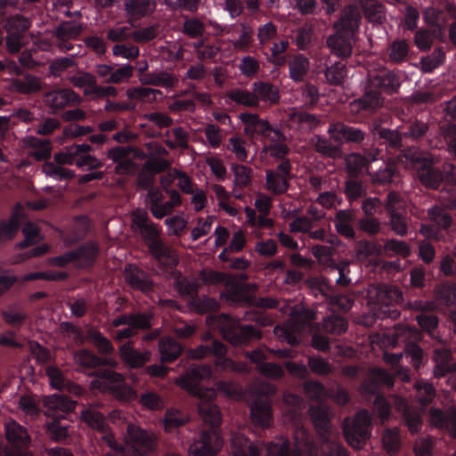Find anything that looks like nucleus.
<instances>
[{
    "mask_svg": "<svg viewBox=\"0 0 456 456\" xmlns=\"http://www.w3.org/2000/svg\"><path fill=\"white\" fill-rule=\"evenodd\" d=\"M232 456H316L317 449L313 444L307 430L297 427L293 433L292 448L284 437H279L268 444H256L248 441L239 432L233 433L231 438Z\"/></svg>",
    "mask_w": 456,
    "mask_h": 456,
    "instance_id": "f257e3e1",
    "label": "nucleus"
},
{
    "mask_svg": "<svg viewBox=\"0 0 456 456\" xmlns=\"http://www.w3.org/2000/svg\"><path fill=\"white\" fill-rule=\"evenodd\" d=\"M80 419L92 430L103 435L108 445L119 452L123 456H142V429L129 424L125 436V445L119 444L112 436L108 433L109 425L104 414L93 405L84 407L80 411Z\"/></svg>",
    "mask_w": 456,
    "mask_h": 456,
    "instance_id": "f03ea898",
    "label": "nucleus"
},
{
    "mask_svg": "<svg viewBox=\"0 0 456 456\" xmlns=\"http://www.w3.org/2000/svg\"><path fill=\"white\" fill-rule=\"evenodd\" d=\"M361 13L358 8L349 4L341 12L339 20L334 24L335 33L328 37L330 52L338 57L346 58L352 53V41L359 29Z\"/></svg>",
    "mask_w": 456,
    "mask_h": 456,
    "instance_id": "7ed1b4c3",
    "label": "nucleus"
},
{
    "mask_svg": "<svg viewBox=\"0 0 456 456\" xmlns=\"http://www.w3.org/2000/svg\"><path fill=\"white\" fill-rule=\"evenodd\" d=\"M315 314L302 305H296L291 309L290 318L284 326H276L274 334L283 342L296 345L300 342L301 332L314 320Z\"/></svg>",
    "mask_w": 456,
    "mask_h": 456,
    "instance_id": "20e7f679",
    "label": "nucleus"
},
{
    "mask_svg": "<svg viewBox=\"0 0 456 456\" xmlns=\"http://www.w3.org/2000/svg\"><path fill=\"white\" fill-rule=\"evenodd\" d=\"M94 374L96 379L91 381L94 388L108 392L120 401H130L134 397L135 392L126 383L121 374L106 369H100Z\"/></svg>",
    "mask_w": 456,
    "mask_h": 456,
    "instance_id": "39448f33",
    "label": "nucleus"
},
{
    "mask_svg": "<svg viewBox=\"0 0 456 456\" xmlns=\"http://www.w3.org/2000/svg\"><path fill=\"white\" fill-rule=\"evenodd\" d=\"M108 158L116 164L115 171L118 175H137L138 190L142 188V169L135 162L142 159V151L134 147L117 146L108 151Z\"/></svg>",
    "mask_w": 456,
    "mask_h": 456,
    "instance_id": "423d86ee",
    "label": "nucleus"
},
{
    "mask_svg": "<svg viewBox=\"0 0 456 456\" xmlns=\"http://www.w3.org/2000/svg\"><path fill=\"white\" fill-rule=\"evenodd\" d=\"M144 240L150 252L163 265L174 266L178 262L175 250L164 245L160 239V228L154 223L144 218Z\"/></svg>",
    "mask_w": 456,
    "mask_h": 456,
    "instance_id": "0eeeda50",
    "label": "nucleus"
},
{
    "mask_svg": "<svg viewBox=\"0 0 456 456\" xmlns=\"http://www.w3.org/2000/svg\"><path fill=\"white\" fill-rule=\"evenodd\" d=\"M91 146L86 143H75L67 149L66 152H57L54 154V161L58 165H73L78 167H86L94 170L101 167L102 163L95 157L90 155Z\"/></svg>",
    "mask_w": 456,
    "mask_h": 456,
    "instance_id": "6e6552de",
    "label": "nucleus"
},
{
    "mask_svg": "<svg viewBox=\"0 0 456 456\" xmlns=\"http://www.w3.org/2000/svg\"><path fill=\"white\" fill-rule=\"evenodd\" d=\"M371 416L366 410L358 411L352 420L346 419L344 434L346 442L354 448L363 446L370 436Z\"/></svg>",
    "mask_w": 456,
    "mask_h": 456,
    "instance_id": "1a4fd4ad",
    "label": "nucleus"
},
{
    "mask_svg": "<svg viewBox=\"0 0 456 456\" xmlns=\"http://www.w3.org/2000/svg\"><path fill=\"white\" fill-rule=\"evenodd\" d=\"M5 436L9 446L4 449L5 456H33L25 450L30 441L27 429L14 420L5 425Z\"/></svg>",
    "mask_w": 456,
    "mask_h": 456,
    "instance_id": "9d476101",
    "label": "nucleus"
},
{
    "mask_svg": "<svg viewBox=\"0 0 456 456\" xmlns=\"http://www.w3.org/2000/svg\"><path fill=\"white\" fill-rule=\"evenodd\" d=\"M223 440L216 429L204 431L200 438L190 445L189 456H216Z\"/></svg>",
    "mask_w": 456,
    "mask_h": 456,
    "instance_id": "9b49d317",
    "label": "nucleus"
},
{
    "mask_svg": "<svg viewBox=\"0 0 456 456\" xmlns=\"http://www.w3.org/2000/svg\"><path fill=\"white\" fill-rule=\"evenodd\" d=\"M49 112L55 114L67 106H75L80 103V97L72 89H56L44 94L43 97Z\"/></svg>",
    "mask_w": 456,
    "mask_h": 456,
    "instance_id": "f8f14e48",
    "label": "nucleus"
},
{
    "mask_svg": "<svg viewBox=\"0 0 456 456\" xmlns=\"http://www.w3.org/2000/svg\"><path fill=\"white\" fill-rule=\"evenodd\" d=\"M200 402L198 405L199 413L202 419L211 427H217L221 423V413L218 407L213 403L216 396L214 389H201L197 391L196 395Z\"/></svg>",
    "mask_w": 456,
    "mask_h": 456,
    "instance_id": "ddd939ff",
    "label": "nucleus"
},
{
    "mask_svg": "<svg viewBox=\"0 0 456 456\" xmlns=\"http://www.w3.org/2000/svg\"><path fill=\"white\" fill-rule=\"evenodd\" d=\"M212 369L208 364H202L191 367L187 372L177 378L175 383L189 393L197 395V391L203 389L198 387L200 380L211 378Z\"/></svg>",
    "mask_w": 456,
    "mask_h": 456,
    "instance_id": "4468645a",
    "label": "nucleus"
},
{
    "mask_svg": "<svg viewBox=\"0 0 456 456\" xmlns=\"http://www.w3.org/2000/svg\"><path fill=\"white\" fill-rule=\"evenodd\" d=\"M396 341L395 343H408L405 346V353L411 356V364L414 368H419L420 366L421 358L423 355L422 349L415 345L410 343L411 340H419L420 338L419 332L410 327H401L398 328L395 332Z\"/></svg>",
    "mask_w": 456,
    "mask_h": 456,
    "instance_id": "2eb2a0df",
    "label": "nucleus"
},
{
    "mask_svg": "<svg viewBox=\"0 0 456 456\" xmlns=\"http://www.w3.org/2000/svg\"><path fill=\"white\" fill-rule=\"evenodd\" d=\"M11 72L18 77L11 81V87L17 93L32 94L41 90L40 79L29 73H23L21 69L15 63H12Z\"/></svg>",
    "mask_w": 456,
    "mask_h": 456,
    "instance_id": "dca6fc26",
    "label": "nucleus"
},
{
    "mask_svg": "<svg viewBox=\"0 0 456 456\" xmlns=\"http://www.w3.org/2000/svg\"><path fill=\"white\" fill-rule=\"evenodd\" d=\"M44 404L47 408L46 414L53 417L54 420H58L65 419L67 414L72 412L76 408L77 403L67 395L55 394L45 397Z\"/></svg>",
    "mask_w": 456,
    "mask_h": 456,
    "instance_id": "f3484780",
    "label": "nucleus"
},
{
    "mask_svg": "<svg viewBox=\"0 0 456 456\" xmlns=\"http://www.w3.org/2000/svg\"><path fill=\"white\" fill-rule=\"evenodd\" d=\"M112 325L115 328L124 326L116 330L114 337L117 340L122 341L131 338L136 334L137 330L142 329V314L139 313L136 316L121 315L113 320Z\"/></svg>",
    "mask_w": 456,
    "mask_h": 456,
    "instance_id": "a211bd4d",
    "label": "nucleus"
},
{
    "mask_svg": "<svg viewBox=\"0 0 456 456\" xmlns=\"http://www.w3.org/2000/svg\"><path fill=\"white\" fill-rule=\"evenodd\" d=\"M290 165L282 162L276 169L266 171V189L275 194H281L288 189Z\"/></svg>",
    "mask_w": 456,
    "mask_h": 456,
    "instance_id": "6ab92c4d",
    "label": "nucleus"
},
{
    "mask_svg": "<svg viewBox=\"0 0 456 456\" xmlns=\"http://www.w3.org/2000/svg\"><path fill=\"white\" fill-rule=\"evenodd\" d=\"M222 332L226 340L233 346H240L249 339H259L261 333L252 326H238L232 323L231 327L222 328Z\"/></svg>",
    "mask_w": 456,
    "mask_h": 456,
    "instance_id": "aec40b11",
    "label": "nucleus"
},
{
    "mask_svg": "<svg viewBox=\"0 0 456 456\" xmlns=\"http://www.w3.org/2000/svg\"><path fill=\"white\" fill-rule=\"evenodd\" d=\"M146 145L149 151L156 154V156L152 155L149 157L144 162V172L147 171L149 173L157 174L167 170L169 167V162L163 158L164 155L167 154V150L155 142H148Z\"/></svg>",
    "mask_w": 456,
    "mask_h": 456,
    "instance_id": "412c9836",
    "label": "nucleus"
},
{
    "mask_svg": "<svg viewBox=\"0 0 456 456\" xmlns=\"http://www.w3.org/2000/svg\"><path fill=\"white\" fill-rule=\"evenodd\" d=\"M433 359L436 362L434 375L437 378L450 374L453 379L452 387H456V364H451V354L445 348H436Z\"/></svg>",
    "mask_w": 456,
    "mask_h": 456,
    "instance_id": "4be33fe9",
    "label": "nucleus"
},
{
    "mask_svg": "<svg viewBox=\"0 0 456 456\" xmlns=\"http://www.w3.org/2000/svg\"><path fill=\"white\" fill-rule=\"evenodd\" d=\"M45 373L49 379L52 387L59 391L66 389L76 395H80L83 393V387L66 379L61 370L56 366H47Z\"/></svg>",
    "mask_w": 456,
    "mask_h": 456,
    "instance_id": "5701e85b",
    "label": "nucleus"
},
{
    "mask_svg": "<svg viewBox=\"0 0 456 456\" xmlns=\"http://www.w3.org/2000/svg\"><path fill=\"white\" fill-rule=\"evenodd\" d=\"M370 297H376V302L380 305H388L402 301L401 290L393 285L372 287L369 289Z\"/></svg>",
    "mask_w": 456,
    "mask_h": 456,
    "instance_id": "b1692460",
    "label": "nucleus"
},
{
    "mask_svg": "<svg viewBox=\"0 0 456 456\" xmlns=\"http://www.w3.org/2000/svg\"><path fill=\"white\" fill-rule=\"evenodd\" d=\"M240 119L243 124L244 133L251 138L262 136L268 132L269 122L266 119H261L256 114L241 113Z\"/></svg>",
    "mask_w": 456,
    "mask_h": 456,
    "instance_id": "393cba45",
    "label": "nucleus"
},
{
    "mask_svg": "<svg viewBox=\"0 0 456 456\" xmlns=\"http://www.w3.org/2000/svg\"><path fill=\"white\" fill-rule=\"evenodd\" d=\"M430 420L435 426L444 428L452 436H456V410L454 408H450L445 413L438 409H431Z\"/></svg>",
    "mask_w": 456,
    "mask_h": 456,
    "instance_id": "a878e982",
    "label": "nucleus"
},
{
    "mask_svg": "<svg viewBox=\"0 0 456 456\" xmlns=\"http://www.w3.org/2000/svg\"><path fill=\"white\" fill-rule=\"evenodd\" d=\"M372 87L380 88L387 93H394L400 86L398 77L390 71L380 70L377 74L370 75Z\"/></svg>",
    "mask_w": 456,
    "mask_h": 456,
    "instance_id": "bb28decb",
    "label": "nucleus"
},
{
    "mask_svg": "<svg viewBox=\"0 0 456 456\" xmlns=\"http://www.w3.org/2000/svg\"><path fill=\"white\" fill-rule=\"evenodd\" d=\"M377 384H385L392 387L394 385V377L381 369L371 370L368 374L367 379L362 385V393H374Z\"/></svg>",
    "mask_w": 456,
    "mask_h": 456,
    "instance_id": "cd10ccee",
    "label": "nucleus"
},
{
    "mask_svg": "<svg viewBox=\"0 0 456 456\" xmlns=\"http://www.w3.org/2000/svg\"><path fill=\"white\" fill-rule=\"evenodd\" d=\"M395 405L397 411H403L409 431L412 434L419 432L422 426L419 412L410 411L405 400L400 396H395Z\"/></svg>",
    "mask_w": 456,
    "mask_h": 456,
    "instance_id": "c85d7f7f",
    "label": "nucleus"
},
{
    "mask_svg": "<svg viewBox=\"0 0 456 456\" xmlns=\"http://www.w3.org/2000/svg\"><path fill=\"white\" fill-rule=\"evenodd\" d=\"M21 213L20 210H13L6 221L0 220V242L12 240L16 236L20 227Z\"/></svg>",
    "mask_w": 456,
    "mask_h": 456,
    "instance_id": "c756f323",
    "label": "nucleus"
},
{
    "mask_svg": "<svg viewBox=\"0 0 456 456\" xmlns=\"http://www.w3.org/2000/svg\"><path fill=\"white\" fill-rule=\"evenodd\" d=\"M107 38L112 42H123L132 38L134 42H142V28L133 29L128 27L112 28L107 32Z\"/></svg>",
    "mask_w": 456,
    "mask_h": 456,
    "instance_id": "7c9ffc66",
    "label": "nucleus"
},
{
    "mask_svg": "<svg viewBox=\"0 0 456 456\" xmlns=\"http://www.w3.org/2000/svg\"><path fill=\"white\" fill-rule=\"evenodd\" d=\"M288 66L289 77L295 82H300L306 76L310 68V62L306 57L297 54L289 61Z\"/></svg>",
    "mask_w": 456,
    "mask_h": 456,
    "instance_id": "2f4dec72",
    "label": "nucleus"
},
{
    "mask_svg": "<svg viewBox=\"0 0 456 456\" xmlns=\"http://www.w3.org/2000/svg\"><path fill=\"white\" fill-rule=\"evenodd\" d=\"M253 91L256 95L255 97L257 105L259 102L273 104L279 100L278 89L270 84L256 82L253 84Z\"/></svg>",
    "mask_w": 456,
    "mask_h": 456,
    "instance_id": "473e14b6",
    "label": "nucleus"
},
{
    "mask_svg": "<svg viewBox=\"0 0 456 456\" xmlns=\"http://www.w3.org/2000/svg\"><path fill=\"white\" fill-rule=\"evenodd\" d=\"M271 411L268 402L256 401L251 405V419L254 423L261 427H266L271 421Z\"/></svg>",
    "mask_w": 456,
    "mask_h": 456,
    "instance_id": "72a5a7b5",
    "label": "nucleus"
},
{
    "mask_svg": "<svg viewBox=\"0 0 456 456\" xmlns=\"http://www.w3.org/2000/svg\"><path fill=\"white\" fill-rule=\"evenodd\" d=\"M166 144L171 149L188 147L189 134L183 127H175L165 133Z\"/></svg>",
    "mask_w": 456,
    "mask_h": 456,
    "instance_id": "f704fd0d",
    "label": "nucleus"
},
{
    "mask_svg": "<svg viewBox=\"0 0 456 456\" xmlns=\"http://www.w3.org/2000/svg\"><path fill=\"white\" fill-rule=\"evenodd\" d=\"M354 214L351 210H340L337 213L335 226L338 233L346 238L353 239L354 231L351 225Z\"/></svg>",
    "mask_w": 456,
    "mask_h": 456,
    "instance_id": "c9c22d12",
    "label": "nucleus"
},
{
    "mask_svg": "<svg viewBox=\"0 0 456 456\" xmlns=\"http://www.w3.org/2000/svg\"><path fill=\"white\" fill-rule=\"evenodd\" d=\"M81 32L82 27L72 20L62 21L55 28L56 37L62 42L77 38Z\"/></svg>",
    "mask_w": 456,
    "mask_h": 456,
    "instance_id": "e433bc0d",
    "label": "nucleus"
},
{
    "mask_svg": "<svg viewBox=\"0 0 456 456\" xmlns=\"http://www.w3.org/2000/svg\"><path fill=\"white\" fill-rule=\"evenodd\" d=\"M70 82L77 88H84L85 95H94L95 90H100L96 84L95 77L88 72L72 76Z\"/></svg>",
    "mask_w": 456,
    "mask_h": 456,
    "instance_id": "4c0bfd02",
    "label": "nucleus"
},
{
    "mask_svg": "<svg viewBox=\"0 0 456 456\" xmlns=\"http://www.w3.org/2000/svg\"><path fill=\"white\" fill-rule=\"evenodd\" d=\"M289 119L292 126L304 129H313L319 124V119L314 115L296 110H291Z\"/></svg>",
    "mask_w": 456,
    "mask_h": 456,
    "instance_id": "58836bf2",
    "label": "nucleus"
},
{
    "mask_svg": "<svg viewBox=\"0 0 456 456\" xmlns=\"http://www.w3.org/2000/svg\"><path fill=\"white\" fill-rule=\"evenodd\" d=\"M283 401L287 407V409L284 410V418L297 422L299 417V411L303 407L302 399L294 394L286 393L283 395Z\"/></svg>",
    "mask_w": 456,
    "mask_h": 456,
    "instance_id": "ea45409f",
    "label": "nucleus"
},
{
    "mask_svg": "<svg viewBox=\"0 0 456 456\" xmlns=\"http://www.w3.org/2000/svg\"><path fill=\"white\" fill-rule=\"evenodd\" d=\"M167 234L180 237L188 225V218L183 212H179L165 220Z\"/></svg>",
    "mask_w": 456,
    "mask_h": 456,
    "instance_id": "a19ab883",
    "label": "nucleus"
},
{
    "mask_svg": "<svg viewBox=\"0 0 456 456\" xmlns=\"http://www.w3.org/2000/svg\"><path fill=\"white\" fill-rule=\"evenodd\" d=\"M75 252L78 260L83 259L86 266H93L100 253V247L97 242L91 240L78 247Z\"/></svg>",
    "mask_w": 456,
    "mask_h": 456,
    "instance_id": "79ce46f5",
    "label": "nucleus"
},
{
    "mask_svg": "<svg viewBox=\"0 0 456 456\" xmlns=\"http://www.w3.org/2000/svg\"><path fill=\"white\" fill-rule=\"evenodd\" d=\"M159 352L163 362H172L181 354L182 346L173 338H166L159 342Z\"/></svg>",
    "mask_w": 456,
    "mask_h": 456,
    "instance_id": "37998d69",
    "label": "nucleus"
},
{
    "mask_svg": "<svg viewBox=\"0 0 456 456\" xmlns=\"http://www.w3.org/2000/svg\"><path fill=\"white\" fill-rule=\"evenodd\" d=\"M361 5L362 6L366 18L370 22H382L385 18V12L381 4L376 0H362Z\"/></svg>",
    "mask_w": 456,
    "mask_h": 456,
    "instance_id": "c03bdc74",
    "label": "nucleus"
},
{
    "mask_svg": "<svg viewBox=\"0 0 456 456\" xmlns=\"http://www.w3.org/2000/svg\"><path fill=\"white\" fill-rule=\"evenodd\" d=\"M169 200L161 205V207L155 208L154 217L161 219L164 216L169 215L174 208H178L182 205V198L180 193L175 190H170L167 191Z\"/></svg>",
    "mask_w": 456,
    "mask_h": 456,
    "instance_id": "a18cd8bd",
    "label": "nucleus"
},
{
    "mask_svg": "<svg viewBox=\"0 0 456 456\" xmlns=\"http://www.w3.org/2000/svg\"><path fill=\"white\" fill-rule=\"evenodd\" d=\"M75 360L78 365L86 370H92L106 363V361L86 349L77 352L75 354Z\"/></svg>",
    "mask_w": 456,
    "mask_h": 456,
    "instance_id": "49530a36",
    "label": "nucleus"
},
{
    "mask_svg": "<svg viewBox=\"0 0 456 456\" xmlns=\"http://www.w3.org/2000/svg\"><path fill=\"white\" fill-rule=\"evenodd\" d=\"M124 5L130 25L134 28L140 27V20L142 18V0H125Z\"/></svg>",
    "mask_w": 456,
    "mask_h": 456,
    "instance_id": "de8ad7c7",
    "label": "nucleus"
},
{
    "mask_svg": "<svg viewBox=\"0 0 456 456\" xmlns=\"http://www.w3.org/2000/svg\"><path fill=\"white\" fill-rule=\"evenodd\" d=\"M120 357L130 368H139L142 366V354L134 350L130 342L125 343L120 346Z\"/></svg>",
    "mask_w": 456,
    "mask_h": 456,
    "instance_id": "09e8293b",
    "label": "nucleus"
},
{
    "mask_svg": "<svg viewBox=\"0 0 456 456\" xmlns=\"http://www.w3.org/2000/svg\"><path fill=\"white\" fill-rule=\"evenodd\" d=\"M322 452L324 456H346V451L336 442L331 433L322 435Z\"/></svg>",
    "mask_w": 456,
    "mask_h": 456,
    "instance_id": "8fccbe9b",
    "label": "nucleus"
},
{
    "mask_svg": "<svg viewBox=\"0 0 456 456\" xmlns=\"http://www.w3.org/2000/svg\"><path fill=\"white\" fill-rule=\"evenodd\" d=\"M232 170L234 175L233 185L238 188H244L249 185L252 177V169L248 167L233 164Z\"/></svg>",
    "mask_w": 456,
    "mask_h": 456,
    "instance_id": "3c124183",
    "label": "nucleus"
},
{
    "mask_svg": "<svg viewBox=\"0 0 456 456\" xmlns=\"http://www.w3.org/2000/svg\"><path fill=\"white\" fill-rule=\"evenodd\" d=\"M18 404L19 408L33 419L37 418L41 413L39 403L33 395H21L19 399Z\"/></svg>",
    "mask_w": 456,
    "mask_h": 456,
    "instance_id": "603ef678",
    "label": "nucleus"
},
{
    "mask_svg": "<svg viewBox=\"0 0 456 456\" xmlns=\"http://www.w3.org/2000/svg\"><path fill=\"white\" fill-rule=\"evenodd\" d=\"M227 96L234 102L246 107L257 106L254 92L251 93L243 89H234L230 91Z\"/></svg>",
    "mask_w": 456,
    "mask_h": 456,
    "instance_id": "864d4df0",
    "label": "nucleus"
},
{
    "mask_svg": "<svg viewBox=\"0 0 456 456\" xmlns=\"http://www.w3.org/2000/svg\"><path fill=\"white\" fill-rule=\"evenodd\" d=\"M384 448L389 453H395L399 451L401 440L398 428H387L382 436Z\"/></svg>",
    "mask_w": 456,
    "mask_h": 456,
    "instance_id": "5fc2aeb1",
    "label": "nucleus"
},
{
    "mask_svg": "<svg viewBox=\"0 0 456 456\" xmlns=\"http://www.w3.org/2000/svg\"><path fill=\"white\" fill-rule=\"evenodd\" d=\"M44 172L57 181L70 180L74 177V172L70 169L48 162L44 167Z\"/></svg>",
    "mask_w": 456,
    "mask_h": 456,
    "instance_id": "6e6d98bb",
    "label": "nucleus"
},
{
    "mask_svg": "<svg viewBox=\"0 0 456 456\" xmlns=\"http://www.w3.org/2000/svg\"><path fill=\"white\" fill-rule=\"evenodd\" d=\"M215 217L213 216L198 218L196 226L191 230V240H197L200 238L208 234L212 229Z\"/></svg>",
    "mask_w": 456,
    "mask_h": 456,
    "instance_id": "4d7b16f0",
    "label": "nucleus"
},
{
    "mask_svg": "<svg viewBox=\"0 0 456 456\" xmlns=\"http://www.w3.org/2000/svg\"><path fill=\"white\" fill-rule=\"evenodd\" d=\"M309 413L316 428L328 431L330 415L326 408L323 406H319L317 409L311 407Z\"/></svg>",
    "mask_w": 456,
    "mask_h": 456,
    "instance_id": "13d9d810",
    "label": "nucleus"
},
{
    "mask_svg": "<svg viewBox=\"0 0 456 456\" xmlns=\"http://www.w3.org/2000/svg\"><path fill=\"white\" fill-rule=\"evenodd\" d=\"M89 338L97 347L100 354H110L114 351L111 342L97 330H91L88 334Z\"/></svg>",
    "mask_w": 456,
    "mask_h": 456,
    "instance_id": "bf43d9fd",
    "label": "nucleus"
},
{
    "mask_svg": "<svg viewBox=\"0 0 456 456\" xmlns=\"http://www.w3.org/2000/svg\"><path fill=\"white\" fill-rule=\"evenodd\" d=\"M325 77L330 84L341 85L346 77V66L341 62L335 63L326 69Z\"/></svg>",
    "mask_w": 456,
    "mask_h": 456,
    "instance_id": "052dcab7",
    "label": "nucleus"
},
{
    "mask_svg": "<svg viewBox=\"0 0 456 456\" xmlns=\"http://www.w3.org/2000/svg\"><path fill=\"white\" fill-rule=\"evenodd\" d=\"M126 281L131 288L142 291V272L133 265H127L124 270Z\"/></svg>",
    "mask_w": 456,
    "mask_h": 456,
    "instance_id": "680f3d73",
    "label": "nucleus"
},
{
    "mask_svg": "<svg viewBox=\"0 0 456 456\" xmlns=\"http://www.w3.org/2000/svg\"><path fill=\"white\" fill-rule=\"evenodd\" d=\"M436 297L445 305H456V285H440L436 289Z\"/></svg>",
    "mask_w": 456,
    "mask_h": 456,
    "instance_id": "e2e57ef3",
    "label": "nucleus"
},
{
    "mask_svg": "<svg viewBox=\"0 0 456 456\" xmlns=\"http://www.w3.org/2000/svg\"><path fill=\"white\" fill-rule=\"evenodd\" d=\"M245 141L239 136H232L228 141L227 149L232 151L239 161H245L248 158V151Z\"/></svg>",
    "mask_w": 456,
    "mask_h": 456,
    "instance_id": "0e129e2a",
    "label": "nucleus"
},
{
    "mask_svg": "<svg viewBox=\"0 0 456 456\" xmlns=\"http://www.w3.org/2000/svg\"><path fill=\"white\" fill-rule=\"evenodd\" d=\"M75 65L74 61L69 57H61L53 60L49 65V71L53 77H59L63 72Z\"/></svg>",
    "mask_w": 456,
    "mask_h": 456,
    "instance_id": "69168bd1",
    "label": "nucleus"
},
{
    "mask_svg": "<svg viewBox=\"0 0 456 456\" xmlns=\"http://www.w3.org/2000/svg\"><path fill=\"white\" fill-rule=\"evenodd\" d=\"M409 47L405 40H395L390 46L389 58L394 62L403 61L408 55Z\"/></svg>",
    "mask_w": 456,
    "mask_h": 456,
    "instance_id": "338daca9",
    "label": "nucleus"
},
{
    "mask_svg": "<svg viewBox=\"0 0 456 456\" xmlns=\"http://www.w3.org/2000/svg\"><path fill=\"white\" fill-rule=\"evenodd\" d=\"M414 387L417 392V398L422 404L429 403L435 396V388L428 382H417Z\"/></svg>",
    "mask_w": 456,
    "mask_h": 456,
    "instance_id": "774afa93",
    "label": "nucleus"
}]
</instances>
